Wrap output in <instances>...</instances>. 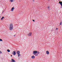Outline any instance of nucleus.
Masks as SVG:
<instances>
[{
    "label": "nucleus",
    "instance_id": "f257e3e1",
    "mask_svg": "<svg viewBox=\"0 0 62 62\" xmlns=\"http://www.w3.org/2000/svg\"><path fill=\"white\" fill-rule=\"evenodd\" d=\"M33 54V55H35V56H38V54H40V52L39 51H33L32 52Z\"/></svg>",
    "mask_w": 62,
    "mask_h": 62
},
{
    "label": "nucleus",
    "instance_id": "f03ea898",
    "mask_svg": "<svg viewBox=\"0 0 62 62\" xmlns=\"http://www.w3.org/2000/svg\"><path fill=\"white\" fill-rule=\"evenodd\" d=\"M13 28V24L12 23H10L9 24V30H12Z\"/></svg>",
    "mask_w": 62,
    "mask_h": 62
},
{
    "label": "nucleus",
    "instance_id": "7ed1b4c3",
    "mask_svg": "<svg viewBox=\"0 0 62 62\" xmlns=\"http://www.w3.org/2000/svg\"><path fill=\"white\" fill-rule=\"evenodd\" d=\"M32 34V33L31 32H30L28 34V36H31Z\"/></svg>",
    "mask_w": 62,
    "mask_h": 62
},
{
    "label": "nucleus",
    "instance_id": "20e7f679",
    "mask_svg": "<svg viewBox=\"0 0 62 62\" xmlns=\"http://www.w3.org/2000/svg\"><path fill=\"white\" fill-rule=\"evenodd\" d=\"M31 58L32 59H34L35 58V57L34 55H32L31 57Z\"/></svg>",
    "mask_w": 62,
    "mask_h": 62
},
{
    "label": "nucleus",
    "instance_id": "39448f33",
    "mask_svg": "<svg viewBox=\"0 0 62 62\" xmlns=\"http://www.w3.org/2000/svg\"><path fill=\"white\" fill-rule=\"evenodd\" d=\"M15 9V8L14 7H12V8L11 9V11H13V10H14V9Z\"/></svg>",
    "mask_w": 62,
    "mask_h": 62
},
{
    "label": "nucleus",
    "instance_id": "423d86ee",
    "mask_svg": "<svg viewBox=\"0 0 62 62\" xmlns=\"http://www.w3.org/2000/svg\"><path fill=\"white\" fill-rule=\"evenodd\" d=\"M46 53L47 54H49V52L48 51H46Z\"/></svg>",
    "mask_w": 62,
    "mask_h": 62
},
{
    "label": "nucleus",
    "instance_id": "0eeeda50",
    "mask_svg": "<svg viewBox=\"0 0 62 62\" xmlns=\"http://www.w3.org/2000/svg\"><path fill=\"white\" fill-rule=\"evenodd\" d=\"M11 59L12 62H16V61H15L14 60L12 59Z\"/></svg>",
    "mask_w": 62,
    "mask_h": 62
},
{
    "label": "nucleus",
    "instance_id": "6e6552de",
    "mask_svg": "<svg viewBox=\"0 0 62 62\" xmlns=\"http://www.w3.org/2000/svg\"><path fill=\"white\" fill-rule=\"evenodd\" d=\"M13 54L14 55H15V54H16V52H15V51L14 52V53Z\"/></svg>",
    "mask_w": 62,
    "mask_h": 62
},
{
    "label": "nucleus",
    "instance_id": "1a4fd4ad",
    "mask_svg": "<svg viewBox=\"0 0 62 62\" xmlns=\"http://www.w3.org/2000/svg\"><path fill=\"white\" fill-rule=\"evenodd\" d=\"M17 53L18 54H20V51H18L17 52Z\"/></svg>",
    "mask_w": 62,
    "mask_h": 62
},
{
    "label": "nucleus",
    "instance_id": "9d476101",
    "mask_svg": "<svg viewBox=\"0 0 62 62\" xmlns=\"http://www.w3.org/2000/svg\"><path fill=\"white\" fill-rule=\"evenodd\" d=\"M4 18V17H2L1 18V20H3Z\"/></svg>",
    "mask_w": 62,
    "mask_h": 62
},
{
    "label": "nucleus",
    "instance_id": "9b49d317",
    "mask_svg": "<svg viewBox=\"0 0 62 62\" xmlns=\"http://www.w3.org/2000/svg\"><path fill=\"white\" fill-rule=\"evenodd\" d=\"M7 51L8 52H10V50L9 49H7Z\"/></svg>",
    "mask_w": 62,
    "mask_h": 62
},
{
    "label": "nucleus",
    "instance_id": "f8f14e48",
    "mask_svg": "<svg viewBox=\"0 0 62 62\" xmlns=\"http://www.w3.org/2000/svg\"><path fill=\"white\" fill-rule=\"evenodd\" d=\"M18 54V57H19L20 56H21V54Z\"/></svg>",
    "mask_w": 62,
    "mask_h": 62
},
{
    "label": "nucleus",
    "instance_id": "ddd939ff",
    "mask_svg": "<svg viewBox=\"0 0 62 62\" xmlns=\"http://www.w3.org/2000/svg\"><path fill=\"white\" fill-rule=\"evenodd\" d=\"M3 41V40H2V39H0V41Z\"/></svg>",
    "mask_w": 62,
    "mask_h": 62
},
{
    "label": "nucleus",
    "instance_id": "4468645a",
    "mask_svg": "<svg viewBox=\"0 0 62 62\" xmlns=\"http://www.w3.org/2000/svg\"><path fill=\"white\" fill-rule=\"evenodd\" d=\"M10 1L11 2H13V0H10Z\"/></svg>",
    "mask_w": 62,
    "mask_h": 62
},
{
    "label": "nucleus",
    "instance_id": "2eb2a0df",
    "mask_svg": "<svg viewBox=\"0 0 62 62\" xmlns=\"http://www.w3.org/2000/svg\"><path fill=\"white\" fill-rule=\"evenodd\" d=\"M60 25H62V23H61V22L60 23Z\"/></svg>",
    "mask_w": 62,
    "mask_h": 62
},
{
    "label": "nucleus",
    "instance_id": "dca6fc26",
    "mask_svg": "<svg viewBox=\"0 0 62 62\" xmlns=\"http://www.w3.org/2000/svg\"><path fill=\"white\" fill-rule=\"evenodd\" d=\"M47 8H50V6H48L47 7Z\"/></svg>",
    "mask_w": 62,
    "mask_h": 62
},
{
    "label": "nucleus",
    "instance_id": "f3484780",
    "mask_svg": "<svg viewBox=\"0 0 62 62\" xmlns=\"http://www.w3.org/2000/svg\"><path fill=\"white\" fill-rule=\"evenodd\" d=\"M2 52H1V51H0V54H2Z\"/></svg>",
    "mask_w": 62,
    "mask_h": 62
},
{
    "label": "nucleus",
    "instance_id": "a211bd4d",
    "mask_svg": "<svg viewBox=\"0 0 62 62\" xmlns=\"http://www.w3.org/2000/svg\"><path fill=\"white\" fill-rule=\"evenodd\" d=\"M32 21H33V22H35V20H33Z\"/></svg>",
    "mask_w": 62,
    "mask_h": 62
},
{
    "label": "nucleus",
    "instance_id": "6ab92c4d",
    "mask_svg": "<svg viewBox=\"0 0 62 62\" xmlns=\"http://www.w3.org/2000/svg\"><path fill=\"white\" fill-rule=\"evenodd\" d=\"M58 29V28H56V30H57Z\"/></svg>",
    "mask_w": 62,
    "mask_h": 62
},
{
    "label": "nucleus",
    "instance_id": "aec40b11",
    "mask_svg": "<svg viewBox=\"0 0 62 62\" xmlns=\"http://www.w3.org/2000/svg\"><path fill=\"white\" fill-rule=\"evenodd\" d=\"M11 56H12V55H11Z\"/></svg>",
    "mask_w": 62,
    "mask_h": 62
},
{
    "label": "nucleus",
    "instance_id": "412c9836",
    "mask_svg": "<svg viewBox=\"0 0 62 62\" xmlns=\"http://www.w3.org/2000/svg\"><path fill=\"white\" fill-rule=\"evenodd\" d=\"M0 18H1V17L0 16Z\"/></svg>",
    "mask_w": 62,
    "mask_h": 62
}]
</instances>
